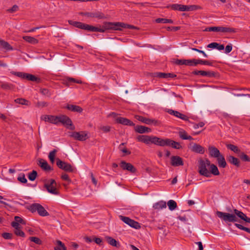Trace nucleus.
<instances>
[{"label":"nucleus","mask_w":250,"mask_h":250,"mask_svg":"<svg viewBox=\"0 0 250 250\" xmlns=\"http://www.w3.org/2000/svg\"><path fill=\"white\" fill-rule=\"evenodd\" d=\"M45 122L57 125L61 123L67 128L72 130L75 129V126L73 125L71 120L67 116L61 115L60 116L45 115L42 118Z\"/></svg>","instance_id":"nucleus-1"},{"label":"nucleus","mask_w":250,"mask_h":250,"mask_svg":"<svg viewBox=\"0 0 250 250\" xmlns=\"http://www.w3.org/2000/svg\"><path fill=\"white\" fill-rule=\"evenodd\" d=\"M210 161L208 159H200L198 161V171L201 175L206 177H211V173L208 169V167L210 166Z\"/></svg>","instance_id":"nucleus-2"},{"label":"nucleus","mask_w":250,"mask_h":250,"mask_svg":"<svg viewBox=\"0 0 250 250\" xmlns=\"http://www.w3.org/2000/svg\"><path fill=\"white\" fill-rule=\"evenodd\" d=\"M216 214L219 218L227 223L228 222L234 223L238 221V219L234 214L223 212L220 211H217Z\"/></svg>","instance_id":"nucleus-3"},{"label":"nucleus","mask_w":250,"mask_h":250,"mask_svg":"<svg viewBox=\"0 0 250 250\" xmlns=\"http://www.w3.org/2000/svg\"><path fill=\"white\" fill-rule=\"evenodd\" d=\"M121 27H125V23L122 22H104L103 24V27L100 28L104 32L106 30L112 29L114 30H121Z\"/></svg>","instance_id":"nucleus-4"},{"label":"nucleus","mask_w":250,"mask_h":250,"mask_svg":"<svg viewBox=\"0 0 250 250\" xmlns=\"http://www.w3.org/2000/svg\"><path fill=\"white\" fill-rule=\"evenodd\" d=\"M28 209L32 213L37 211L38 214L42 216H47L49 215V213L43 207L38 203L31 204Z\"/></svg>","instance_id":"nucleus-5"},{"label":"nucleus","mask_w":250,"mask_h":250,"mask_svg":"<svg viewBox=\"0 0 250 250\" xmlns=\"http://www.w3.org/2000/svg\"><path fill=\"white\" fill-rule=\"evenodd\" d=\"M136 139L138 141L143 142L147 145L153 144L156 145L157 141L158 140L157 137L144 135L138 136Z\"/></svg>","instance_id":"nucleus-6"},{"label":"nucleus","mask_w":250,"mask_h":250,"mask_svg":"<svg viewBox=\"0 0 250 250\" xmlns=\"http://www.w3.org/2000/svg\"><path fill=\"white\" fill-rule=\"evenodd\" d=\"M56 187L57 183L55 180L52 179L48 180L44 184V187L46 188L47 191L55 195L59 194Z\"/></svg>","instance_id":"nucleus-7"},{"label":"nucleus","mask_w":250,"mask_h":250,"mask_svg":"<svg viewBox=\"0 0 250 250\" xmlns=\"http://www.w3.org/2000/svg\"><path fill=\"white\" fill-rule=\"evenodd\" d=\"M56 165L59 168L67 172H72L75 169L70 164L62 161L59 158L56 159Z\"/></svg>","instance_id":"nucleus-8"},{"label":"nucleus","mask_w":250,"mask_h":250,"mask_svg":"<svg viewBox=\"0 0 250 250\" xmlns=\"http://www.w3.org/2000/svg\"><path fill=\"white\" fill-rule=\"evenodd\" d=\"M204 31H213V32H221L223 33L226 32H234L235 30L233 28L222 27V26H212L206 28Z\"/></svg>","instance_id":"nucleus-9"},{"label":"nucleus","mask_w":250,"mask_h":250,"mask_svg":"<svg viewBox=\"0 0 250 250\" xmlns=\"http://www.w3.org/2000/svg\"><path fill=\"white\" fill-rule=\"evenodd\" d=\"M119 218L125 223L126 224L133 228L138 229L141 228L140 224L138 222L130 219L128 217L120 215Z\"/></svg>","instance_id":"nucleus-10"},{"label":"nucleus","mask_w":250,"mask_h":250,"mask_svg":"<svg viewBox=\"0 0 250 250\" xmlns=\"http://www.w3.org/2000/svg\"><path fill=\"white\" fill-rule=\"evenodd\" d=\"M76 140L80 141H85L87 138V134L84 131L73 132L69 135Z\"/></svg>","instance_id":"nucleus-11"},{"label":"nucleus","mask_w":250,"mask_h":250,"mask_svg":"<svg viewBox=\"0 0 250 250\" xmlns=\"http://www.w3.org/2000/svg\"><path fill=\"white\" fill-rule=\"evenodd\" d=\"M80 14L82 15L86 16L88 17L97 18L99 19H104L106 18L104 13L99 11H96L94 12H82L80 13Z\"/></svg>","instance_id":"nucleus-12"},{"label":"nucleus","mask_w":250,"mask_h":250,"mask_svg":"<svg viewBox=\"0 0 250 250\" xmlns=\"http://www.w3.org/2000/svg\"><path fill=\"white\" fill-rule=\"evenodd\" d=\"M188 148L190 150L196 153L203 154L205 152V149L203 146L192 142L189 144Z\"/></svg>","instance_id":"nucleus-13"},{"label":"nucleus","mask_w":250,"mask_h":250,"mask_svg":"<svg viewBox=\"0 0 250 250\" xmlns=\"http://www.w3.org/2000/svg\"><path fill=\"white\" fill-rule=\"evenodd\" d=\"M120 165L124 170H127L132 173H135L136 171V169L132 164L127 163L125 161H122Z\"/></svg>","instance_id":"nucleus-14"},{"label":"nucleus","mask_w":250,"mask_h":250,"mask_svg":"<svg viewBox=\"0 0 250 250\" xmlns=\"http://www.w3.org/2000/svg\"><path fill=\"white\" fill-rule=\"evenodd\" d=\"M156 145L161 146H171L172 145V140L169 139H163L158 137Z\"/></svg>","instance_id":"nucleus-15"},{"label":"nucleus","mask_w":250,"mask_h":250,"mask_svg":"<svg viewBox=\"0 0 250 250\" xmlns=\"http://www.w3.org/2000/svg\"><path fill=\"white\" fill-rule=\"evenodd\" d=\"M136 118L139 121L147 125L154 124L156 125L158 123V121L156 120H151L150 119L146 118L141 116H136Z\"/></svg>","instance_id":"nucleus-16"},{"label":"nucleus","mask_w":250,"mask_h":250,"mask_svg":"<svg viewBox=\"0 0 250 250\" xmlns=\"http://www.w3.org/2000/svg\"><path fill=\"white\" fill-rule=\"evenodd\" d=\"M171 164L174 167L184 165L183 159L179 156H174L171 158Z\"/></svg>","instance_id":"nucleus-17"},{"label":"nucleus","mask_w":250,"mask_h":250,"mask_svg":"<svg viewBox=\"0 0 250 250\" xmlns=\"http://www.w3.org/2000/svg\"><path fill=\"white\" fill-rule=\"evenodd\" d=\"M38 164L44 171H49L52 170V168L48 164L47 162L42 159H39L38 160Z\"/></svg>","instance_id":"nucleus-18"},{"label":"nucleus","mask_w":250,"mask_h":250,"mask_svg":"<svg viewBox=\"0 0 250 250\" xmlns=\"http://www.w3.org/2000/svg\"><path fill=\"white\" fill-rule=\"evenodd\" d=\"M153 76L155 77H158L160 78L167 79L168 78H173L176 77V75L173 73L156 72L153 74Z\"/></svg>","instance_id":"nucleus-19"},{"label":"nucleus","mask_w":250,"mask_h":250,"mask_svg":"<svg viewBox=\"0 0 250 250\" xmlns=\"http://www.w3.org/2000/svg\"><path fill=\"white\" fill-rule=\"evenodd\" d=\"M116 120L118 123L129 126H134L135 124L130 120L123 117H117Z\"/></svg>","instance_id":"nucleus-20"},{"label":"nucleus","mask_w":250,"mask_h":250,"mask_svg":"<svg viewBox=\"0 0 250 250\" xmlns=\"http://www.w3.org/2000/svg\"><path fill=\"white\" fill-rule=\"evenodd\" d=\"M208 151L209 153V155L213 158H216L221 154L219 149L214 146H209Z\"/></svg>","instance_id":"nucleus-21"},{"label":"nucleus","mask_w":250,"mask_h":250,"mask_svg":"<svg viewBox=\"0 0 250 250\" xmlns=\"http://www.w3.org/2000/svg\"><path fill=\"white\" fill-rule=\"evenodd\" d=\"M227 159L229 163L236 167H239L240 166V161L238 158L233 156L229 155L227 156Z\"/></svg>","instance_id":"nucleus-22"},{"label":"nucleus","mask_w":250,"mask_h":250,"mask_svg":"<svg viewBox=\"0 0 250 250\" xmlns=\"http://www.w3.org/2000/svg\"><path fill=\"white\" fill-rule=\"evenodd\" d=\"M85 30L90 31L91 32H103L104 30L100 29V28L93 26L89 24L83 23V29Z\"/></svg>","instance_id":"nucleus-23"},{"label":"nucleus","mask_w":250,"mask_h":250,"mask_svg":"<svg viewBox=\"0 0 250 250\" xmlns=\"http://www.w3.org/2000/svg\"><path fill=\"white\" fill-rule=\"evenodd\" d=\"M233 212L234 213V214L235 216L239 218H240L241 219L243 220V221H245L246 222H248V220L250 218L248 217L243 212L237 209H233Z\"/></svg>","instance_id":"nucleus-24"},{"label":"nucleus","mask_w":250,"mask_h":250,"mask_svg":"<svg viewBox=\"0 0 250 250\" xmlns=\"http://www.w3.org/2000/svg\"><path fill=\"white\" fill-rule=\"evenodd\" d=\"M135 130L138 133L143 134L151 132V129L143 125H137L135 127Z\"/></svg>","instance_id":"nucleus-25"},{"label":"nucleus","mask_w":250,"mask_h":250,"mask_svg":"<svg viewBox=\"0 0 250 250\" xmlns=\"http://www.w3.org/2000/svg\"><path fill=\"white\" fill-rule=\"evenodd\" d=\"M218 166L220 167L225 168L227 166L224 156L221 154L218 157L216 158Z\"/></svg>","instance_id":"nucleus-26"},{"label":"nucleus","mask_w":250,"mask_h":250,"mask_svg":"<svg viewBox=\"0 0 250 250\" xmlns=\"http://www.w3.org/2000/svg\"><path fill=\"white\" fill-rule=\"evenodd\" d=\"M66 108L73 112L81 113L83 111V109L80 106L73 104H68Z\"/></svg>","instance_id":"nucleus-27"},{"label":"nucleus","mask_w":250,"mask_h":250,"mask_svg":"<svg viewBox=\"0 0 250 250\" xmlns=\"http://www.w3.org/2000/svg\"><path fill=\"white\" fill-rule=\"evenodd\" d=\"M4 49L6 50H13L12 47L6 42L0 39V49Z\"/></svg>","instance_id":"nucleus-28"},{"label":"nucleus","mask_w":250,"mask_h":250,"mask_svg":"<svg viewBox=\"0 0 250 250\" xmlns=\"http://www.w3.org/2000/svg\"><path fill=\"white\" fill-rule=\"evenodd\" d=\"M153 207L156 209H163L164 208H166L167 204L166 202L164 201H160L154 204Z\"/></svg>","instance_id":"nucleus-29"},{"label":"nucleus","mask_w":250,"mask_h":250,"mask_svg":"<svg viewBox=\"0 0 250 250\" xmlns=\"http://www.w3.org/2000/svg\"><path fill=\"white\" fill-rule=\"evenodd\" d=\"M108 243L110 245L119 248L120 247V244L114 238L110 236H106L105 237Z\"/></svg>","instance_id":"nucleus-30"},{"label":"nucleus","mask_w":250,"mask_h":250,"mask_svg":"<svg viewBox=\"0 0 250 250\" xmlns=\"http://www.w3.org/2000/svg\"><path fill=\"white\" fill-rule=\"evenodd\" d=\"M83 83L82 81L81 80H77L73 78L67 77L66 78V79L65 80L64 84L67 86H69L70 85V83Z\"/></svg>","instance_id":"nucleus-31"},{"label":"nucleus","mask_w":250,"mask_h":250,"mask_svg":"<svg viewBox=\"0 0 250 250\" xmlns=\"http://www.w3.org/2000/svg\"><path fill=\"white\" fill-rule=\"evenodd\" d=\"M210 167V172L211 173V174H212L214 175H219L220 173L218 170V169L216 166H215L214 164H211L210 163V166L209 167Z\"/></svg>","instance_id":"nucleus-32"},{"label":"nucleus","mask_w":250,"mask_h":250,"mask_svg":"<svg viewBox=\"0 0 250 250\" xmlns=\"http://www.w3.org/2000/svg\"><path fill=\"white\" fill-rule=\"evenodd\" d=\"M23 39L27 42L32 44H36L38 42V40L32 37L26 36L23 37Z\"/></svg>","instance_id":"nucleus-33"},{"label":"nucleus","mask_w":250,"mask_h":250,"mask_svg":"<svg viewBox=\"0 0 250 250\" xmlns=\"http://www.w3.org/2000/svg\"><path fill=\"white\" fill-rule=\"evenodd\" d=\"M56 244L58 245V246L54 248L55 250H66V247L60 240H57Z\"/></svg>","instance_id":"nucleus-34"},{"label":"nucleus","mask_w":250,"mask_h":250,"mask_svg":"<svg viewBox=\"0 0 250 250\" xmlns=\"http://www.w3.org/2000/svg\"><path fill=\"white\" fill-rule=\"evenodd\" d=\"M15 103L22 105H29L30 102L23 98H17L15 100Z\"/></svg>","instance_id":"nucleus-35"},{"label":"nucleus","mask_w":250,"mask_h":250,"mask_svg":"<svg viewBox=\"0 0 250 250\" xmlns=\"http://www.w3.org/2000/svg\"><path fill=\"white\" fill-rule=\"evenodd\" d=\"M167 206L169 210H173L177 208V203L175 201L173 200H170L167 202Z\"/></svg>","instance_id":"nucleus-36"},{"label":"nucleus","mask_w":250,"mask_h":250,"mask_svg":"<svg viewBox=\"0 0 250 250\" xmlns=\"http://www.w3.org/2000/svg\"><path fill=\"white\" fill-rule=\"evenodd\" d=\"M157 23H172L173 21L171 19H167L165 18H157L155 20Z\"/></svg>","instance_id":"nucleus-37"},{"label":"nucleus","mask_w":250,"mask_h":250,"mask_svg":"<svg viewBox=\"0 0 250 250\" xmlns=\"http://www.w3.org/2000/svg\"><path fill=\"white\" fill-rule=\"evenodd\" d=\"M238 156L241 159V160L243 161H244V162H250V157L243 152L240 151Z\"/></svg>","instance_id":"nucleus-38"},{"label":"nucleus","mask_w":250,"mask_h":250,"mask_svg":"<svg viewBox=\"0 0 250 250\" xmlns=\"http://www.w3.org/2000/svg\"><path fill=\"white\" fill-rule=\"evenodd\" d=\"M201 76H207L209 78L214 77L215 76V73L213 71H206L201 70Z\"/></svg>","instance_id":"nucleus-39"},{"label":"nucleus","mask_w":250,"mask_h":250,"mask_svg":"<svg viewBox=\"0 0 250 250\" xmlns=\"http://www.w3.org/2000/svg\"><path fill=\"white\" fill-rule=\"evenodd\" d=\"M226 146L228 149H229L235 153H239L240 152V150L238 148L237 146L235 145L232 144H228Z\"/></svg>","instance_id":"nucleus-40"},{"label":"nucleus","mask_w":250,"mask_h":250,"mask_svg":"<svg viewBox=\"0 0 250 250\" xmlns=\"http://www.w3.org/2000/svg\"><path fill=\"white\" fill-rule=\"evenodd\" d=\"M26 80L37 82H39L40 81V79L39 78H37L35 75L29 73H28L27 75L26 76Z\"/></svg>","instance_id":"nucleus-41"},{"label":"nucleus","mask_w":250,"mask_h":250,"mask_svg":"<svg viewBox=\"0 0 250 250\" xmlns=\"http://www.w3.org/2000/svg\"><path fill=\"white\" fill-rule=\"evenodd\" d=\"M37 176V172L36 170H33L31 173L28 174V178L31 181H34Z\"/></svg>","instance_id":"nucleus-42"},{"label":"nucleus","mask_w":250,"mask_h":250,"mask_svg":"<svg viewBox=\"0 0 250 250\" xmlns=\"http://www.w3.org/2000/svg\"><path fill=\"white\" fill-rule=\"evenodd\" d=\"M0 87L1 88L4 90H10L13 88V85L8 83H2Z\"/></svg>","instance_id":"nucleus-43"},{"label":"nucleus","mask_w":250,"mask_h":250,"mask_svg":"<svg viewBox=\"0 0 250 250\" xmlns=\"http://www.w3.org/2000/svg\"><path fill=\"white\" fill-rule=\"evenodd\" d=\"M40 92L44 96L49 97L51 94L49 90L46 88H41Z\"/></svg>","instance_id":"nucleus-44"},{"label":"nucleus","mask_w":250,"mask_h":250,"mask_svg":"<svg viewBox=\"0 0 250 250\" xmlns=\"http://www.w3.org/2000/svg\"><path fill=\"white\" fill-rule=\"evenodd\" d=\"M12 73L14 74V75H15L16 76H17L20 78H21L23 79H26V76L28 74V73L20 72H12Z\"/></svg>","instance_id":"nucleus-45"},{"label":"nucleus","mask_w":250,"mask_h":250,"mask_svg":"<svg viewBox=\"0 0 250 250\" xmlns=\"http://www.w3.org/2000/svg\"><path fill=\"white\" fill-rule=\"evenodd\" d=\"M235 226L239 229L246 231V232L250 233V229L246 228L245 227H244L242 225L237 224V223L235 224Z\"/></svg>","instance_id":"nucleus-46"},{"label":"nucleus","mask_w":250,"mask_h":250,"mask_svg":"<svg viewBox=\"0 0 250 250\" xmlns=\"http://www.w3.org/2000/svg\"><path fill=\"white\" fill-rule=\"evenodd\" d=\"M29 239L31 241L34 242L36 244H38V245L42 244V241L38 237H30L29 238Z\"/></svg>","instance_id":"nucleus-47"},{"label":"nucleus","mask_w":250,"mask_h":250,"mask_svg":"<svg viewBox=\"0 0 250 250\" xmlns=\"http://www.w3.org/2000/svg\"><path fill=\"white\" fill-rule=\"evenodd\" d=\"M99 129L104 133H107L110 131L111 127L108 125H102L99 127Z\"/></svg>","instance_id":"nucleus-48"},{"label":"nucleus","mask_w":250,"mask_h":250,"mask_svg":"<svg viewBox=\"0 0 250 250\" xmlns=\"http://www.w3.org/2000/svg\"><path fill=\"white\" fill-rule=\"evenodd\" d=\"M15 234L17 236H20L22 237H25V233L22 231L21 229H17L14 231Z\"/></svg>","instance_id":"nucleus-49"},{"label":"nucleus","mask_w":250,"mask_h":250,"mask_svg":"<svg viewBox=\"0 0 250 250\" xmlns=\"http://www.w3.org/2000/svg\"><path fill=\"white\" fill-rule=\"evenodd\" d=\"M185 59H174L173 60V62L177 65H185Z\"/></svg>","instance_id":"nucleus-50"},{"label":"nucleus","mask_w":250,"mask_h":250,"mask_svg":"<svg viewBox=\"0 0 250 250\" xmlns=\"http://www.w3.org/2000/svg\"><path fill=\"white\" fill-rule=\"evenodd\" d=\"M168 112L170 114L173 115L175 117L179 118V116L181 115V113H180L179 112H178L177 111H175V110H173L172 109H169L168 110Z\"/></svg>","instance_id":"nucleus-51"},{"label":"nucleus","mask_w":250,"mask_h":250,"mask_svg":"<svg viewBox=\"0 0 250 250\" xmlns=\"http://www.w3.org/2000/svg\"><path fill=\"white\" fill-rule=\"evenodd\" d=\"M179 11H189V5H185L180 4Z\"/></svg>","instance_id":"nucleus-52"},{"label":"nucleus","mask_w":250,"mask_h":250,"mask_svg":"<svg viewBox=\"0 0 250 250\" xmlns=\"http://www.w3.org/2000/svg\"><path fill=\"white\" fill-rule=\"evenodd\" d=\"M18 180L22 183H26L27 181L24 174H21L18 178Z\"/></svg>","instance_id":"nucleus-53"},{"label":"nucleus","mask_w":250,"mask_h":250,"mask_svg":"<svg viewBox=\"0 0 250 250\" xmlns=\"http://www.w3.org/2000/svg\"><path fill=\"white\" fill-rule=\"evenodd\" d=\"M179 137L183 140H185V137H188L187 133L185 130L180 131L179 132Z\"/></svg>","instance_id":"nucleus-54"},{"label":"nucleus","mask_w":250,"mask_h":250,"mask_svg":"<svg viewBox=\"0 0 250 250\" xmlns=\"http://www.w3.org/2000/svg\"><path fill=\"white\" fill-rule=\"evenodd\" d=\"M171 146L175 149H179L182 148V146L179 143L172 140V145Z\"/></svg>","instance_id":"nucleus-55"},{"label":"nucleus","mask_w":250,"mask_h":250,"mask_svg":"<svg viewBox=\"0 0 250 250\" xmlns=\"http://www.w3.org/2000/svg\"><path fill=\"white\" fill-rule=\"evenodd\" d=\"M14 219H15L14 222H17L18 223H21V224H25V221L19 216H15Z\"/></svg>","instance_id":"nucleus-56"},{"label":"nucleus","mask_w":250,"mask_h":250,"mask_svg":"<svg viewBox=\"0 0 250 250\" xmlns=\"http://www.w3.org/2000/svg\"><path fill=\"white\" fill-rule=\"evenodd\" d=\"M1 235L5 239H11L12 237V234L8 232L3 233Z\"/></svg>","instance_id":"nucleus-57"},{"label":"nucleus","mask_w":250,"mask_h":250,"mask_svg":"<svg viewBox=\"0 0 250 250\" xmlns=\"http://www.w3.org/2000/svg\"><path fill=\"white\" fill-rule=\"evenodd\" d=\"M168 8H170L172 10H179L180 4H173L167 6Z\"/></svg>","instance_id":"nucleus-58"},{"label":"nucleus","mask_w":250,"mask_h":250,"mask_svg":"<svg viewBox=\"0 0 250 250\" xmlns=\"http://www.w3.org/2000/svg\"><path fill=\"white\" fill-rule=\"evenodd\" d=\"M48 105L47 103L45 102H38L36 103V106L38 107H42L46 106Z\"/></svg>","instance_id":"nucleus-59"},{"label":"nucleus","mask_w":250,"mask_h":250,"mask_svg":"<svg viewBox=\"0 0 250 250\" xmlns=\"http://www.w3.org/2000/svg\"><path fill=\"white\" fill-rule=\"evenodd\" d=\"M61 178L63 180H65V181H67L68 183H70L71 181L70 179L69 178L68 175L67 174H65V173L62 174V175L61 176Z\"/></svg>","instance_id":"nucleus-60"},{"label":"nucleus","mask_w":250,"mask_h":250,"mask_svg":"<svg viewBox=\"0 0 250 250\" xmlns=\"http://www.w3.org/2000/svg\"><path fill=\"white\" fill-rule=\"evenodd\" d=\"M56 152L57 150L56 149H54L50 151L48 155L49 159H52L55 158Z\"/></svg>","instance_id":"nucleus-61"},{"label":"nucleus","mask_w":250,"mask_h":250,"mask_svg":"<svg viewBox=\"0 0 250 250\" xmlns=\"http://www.w3.org/2000/svg\"><path fill=\"white\" fill-rule=\"evenodd\" d=\"M232 49V46L231 44H229L227 45L225 48V53L227 54L229 53V52H230L231 51Z\"/></svg>","instance_id":"nucleus-62"},{"label":"nucleus","mask_w":250,"mask_h":250,"mask_svg":"<svg viewBox=\"0 0 250 250\" xmlns=\"http://www.w3.org/2000/svg\"><path fill=\"white\" fill-rule=\"evenodd\" d=\"M18 8H19V7L17 5H14L13 6V7L11 8L8 9V11L10 13H13V12H14L17 11Z\"/></svg>","instance_id":"nucleus-63"},{"label":"nucleus","mask_w":250,"mask_h":250,"mask_svg":"<svg viewBox=\"0 0 250 250\" xmlns=\"http://www.w3.org/2000/svg\"><path fill=\"white\" fill-rule=\"evenodd\" d=\"M93 241L98 245H102V240L100 238H94Z\"/></svg>","instance_id":"nucleus-64"}]
</instances>
